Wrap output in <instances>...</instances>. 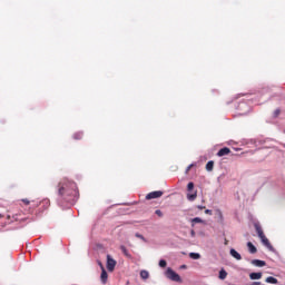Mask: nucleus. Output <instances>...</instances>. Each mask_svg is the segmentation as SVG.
<instances>
[{"label":"nucleus","mask_w":285,"mask_h":285,"mask_svg":"<svg viewBox=\"0 0 285 285\" xmlns=\"http://www.w3.org/2000/svg\"><path fill=\"white\" fill-rule=\"evenodd\" d=\"M77 184L72 180L63 178L58 184V195L65 199V202H75L78 195Z\"/></svg>","instance_id":"f257e3e1"},{"label":"nucleus","mask_w":285,"mask_h":285,"mask_svg":"<svg viewBox=\"0 0 285 285\" xmlns=\"http://www.w3.org/2000/svg\"><path fill=\"white\" fill-rule=\"evenodd\" d=\"M255 230H256L262 244H264L266 246V248H268L272 253H275V247H273V245H271V240H268L266 238V235L264 234V229H262V226L256 224Z\"/></svg>","instance_id":"f03ea898"},{"label":"nucleus","mask_w":285,"mask_h":285,"mask_svg":"<svg viewBox=\"0 0 285 285\" xmlns=\"http://www.w3.org/2000/svg\"><path fill=\"white\" fill-rule=\"evenodd\" d=\"M165 276L167 277V279H170L171 282H177L178 284H181V282H184L181 279V276H179V274L174 272L173 268L170 267H168L167 271L165 272Z\"/></svg>","instance_id":"7ed1b4c3"},{"label":"nucleus","mask_w":285,"mask_h":285,"mask_svg":"<svg viewBox=\"0 0 285 285\" xmlns=\"http://www.w3.org/2000/svg\"><path fill=\"white\" fill-rule=\"evenodd\" d=\"M195 188V184L194 183H188L187 185V190H188V194H187V199L188 202H195L197 199V191H194Z\"/></svg>","instance_id":"20e7f679"},{"label":"nucleus","mask_w":285,"mask_h":285,"mask_svg":"<svg viewBox=\"0 0 285 285\" xmlns=\"http://www.w3.org/2000/svg\"><path fill=\"white\" fill-rule=\"evenodd\" d=\"M115 266H117V261H115L112 256L107 255V271H109V273H112V271H115Z\"/></svg>","instance_id":"39448f33"},{"label":"nucleus","mask_w":285,"mask_h":285,"mask_svg":"<svg viewBox=\"0 0 285 285\" xmlns=\"http://www.w3.org/2000/svg\"><path fill=\"white\" fill-rule=\"evenodd\" d=\"M163 195H164V191H161V190L151 191V193L146 195V199L147 200L159 199V197H161Z\"/></svg>","instance_id":"423d86ee"},{"label":"nucleus","mask_w":285,"mask_h":285,"mask_svg":"<svg viewBox=\"0 0 285 285\" xmlns=\"http://www.w3.org/2000/svg\"><path fill=\"white\" fill-rule=\"evenodd\" d=\"M100 279L102 284H106L108 282V272H106V267L104 266H101Z\"/></svg>","instance_id":"0eeeda50"},{"label":"nucleus","mask_w":285,"mask_h":285,"mask_svg":"<svg viewBox=\"0 0 285 285\" xmlns=\"http://www.w3.org/2000/svg\"><path fill=\"white\" fill-rule=\"evenodd\" d=\"M226 155H230V148L228 147H224L217 153L218 157H226Z\"/></svg>","instance_id":"6e6552de"},{"label":"nucleus","mask_w":285,"mask_h":285,"mask_svg":"<svg viewBox=\"0 0 285 285\" xmlns=\"http://www.w3.org/2000/svg\"><path fill=\"white\" fill-rule=\"evenodd\" d=\"M252 264H253V266H257L258 268L266 266V262L259 261V259H253Z\"/></svg>","instance_id":"1a4fd4ad"},{"label":"nucleus","mask_w":285,"mask_h":285,"mask_svg":"<svg viewBox=\"0 0 285 285\" xmlns=\"http://www.w3.org/2000/svg\"><path fill=\"white\" fill-rule=\"evenodd\" d=\"M247 248L249 253H252V255H255V253H257V247H255V245H253L250 242L247 243Z\"/></svg>","instance_id":"9d476101"},{"label":"nucleus","mask_w":285,"mask_h":285,"mask_svg":"<svg viewBox=\"0 0 285 285\" xmlns=\"http://www.w3.org/2000/svg\"><path fill=\"white\" fill-rule=\"evenodd\" d=\"M262 272H258V273H250L249 274V278L250 279H262Z\"/></svg>","instance_id":"9b49d317"},{"label":"nucleus","mask_w":285,"mask_h":285,"mask_svg":"<svg viewBox=\"0 0 285 285\" xmlns=\"http://www.w3.org/2000/svg\"><path fill=\"white\" fill-rule=\"evenodd\" d=\"M230 255H232V257H234L235 259H242V255L237 252V250H235V249H230Z\"/></svg>","instance_id":"f8f14e48"},{"label":"nucleus","mask_w":285,"mask_h":285,"mask_svg":"<svg viewBox=\"0 0 285 285\" xmlns=\"http://www.w3.org/2000/svg\"><path fill=\"white\" fill-rule=\"evenodd\" d=\"M215 167V161L213 160H209L207 164H206V170L208 173L213 171V168Z\"/></svg>","instance_id":"ddd939ff"},{"label":"nucleus","mask_w":285,"mask_h":285,"mask_svg":"<svg viewBox=\"0 0 285 285\" xmlns=\"http://www.w3.org/2000/svg\"><path fill=\"white\" fill-rule=\"evenodd\" d=\"M140 277H141V279H148V277H150V273H148V271H146V269H142L140 272Z\"/></svg>","instance_id":"4468645a"},{"label":"nucleus","mask_w":285,"mask_h":285,"mask_svg":"<svg viewBox=\"0 0 285 285\" xmlns=\"http://www.w3.org/2000/svg\"><path fill=\"white\" fill-rule=\"evenodd\" d=\"M265 282H266L267 284H277V283H278L277 278H275V277H273V276H268V277L265 279Z\"/></svg>","instance_id":"2eb2a0df"},{"label":"nucleus","mask_w":285,"mask_h":285,"mask_svg":"<svg viewBox=\"0 0 285 285\" xmlns=\"http://www.w3.org/2000/svg\"><path fill=\"white\" fill-rule=\"evenodd\" d=\"M73 139L76 140L83 139V132L77 131L76 134H73Z\"/></svg>","instance_id":"dca6fc26"},{"label":"nucleus","mask_w":285,"mask_h":285,"mask_svg":"<svg viewBox=\"0 0 285 285\" xmlns=\"http://www.w3.org/2000/svg\"><path fill=\"white\" fill-rule=\"evenodd\" d=\"M228 277V273L225 269H220L219 272V279H226Z\"/></svg>","instance_id":"f3484780"},{"label":"nucleus","mask_w":285,"mask_h":285,"mask_svg":"<svg viewBox=\"0 0 285 285\" xmlns=\"http://www.w3.org/2000/svg\"><path fill=\"white\" fill-rule=\"evenodd\" d=\"M40 205L45 206V208H49L50 207V199H43L42 202H40Z\"/></svg>","instance_id":"a211bd4d"},{"label":"nucleus","mask_w":285,"mask_h":285,"mask_svg":"<svg viewBox=\"0 0 285 285\" xmlns=\"http://www.w3.org/2000/svg\"><path fill=\"white\" fill-rule=\"evenodd\" d=\"M189 257H190L191 259H200L202 255H199L198 253H190V254H189Z\"/></svg>","instance_id":"6ab92c4d"},{"label":"nucleus","mask_w":285,"mask_h":285,"mask_svg":"<svg viewBox=\"0 0 285 285\" xmlns=\"http://www.w3.org/2000/svg\"><path fill=\"white\" fill-rule=\"evenodd\" d=\"M193 224H204V220L199 217H195L191 219Z\"/></svg>","instance_id":"aec40b11"},{"label":"nucleus","mask_w":285,"mask_h":285,"mask_svg":"<svg viewBox=\"0 0 285 285\" xmlns=\"http://www.w3.org/2000/svg\"><path fill=\"white\" fill-rule=\"evenodd\" d=\"M167 265H168V263L166 261H164V259L159 261L160 268H166Z\"/></svg>","instance_id":"412c9836"},{"label":"nucleus","mask_w":285,"mask_h":285,"mask_svg":"<svg viewBox=\"0 0 285 285\" xmlns=\"http://www.w3.org/2000/svg\"><path fill=\"white\" fill-rule=\"evenodd\" d=\"M135 237H137L138 239H141L142 242H146V237H144V235L136 233Z\"/></svg>","instance_id":"4be33fe9"},{"label":"nucleus","mask_w":285,"mask_h":285,"mask_svg":"<svg viewBox=\"0 0 285 285\" xmlns=\"http://www.w3.org/2000/svg\"><path fill=\"white\" fill-rule=\"evenodd\" d=\"M120 250L124 253V255L128 257V249L126 248V246H120Z\"/></svg>","instance_id":"5701e85b"},{"label":"nucleus","mask_w":285,"mask_h":285,"mask_svg":"<svg viewBox=\"0 0 285 285\" xmlns=\"http://www.w3.org/2000/svg\"><path fill=\"white\" fill-rule=\"evenodd\" d=\"M21 202L24 204V206H30V200L28 198H23Z\"/></svg>","instance_id":"b1692460"},{"label":"nucleus","mask_w":285,"mask_h":285,"mask_svg":"<svg viewBox=\"0 0 285 285\" xmlns=\"http://www.w3.org/2000/svg\"><path fill=\"white\" fill-rule=\"evenodd\" d=\"M155 215H158L159 217H164V213L161 212V209H157L155 212Z\"/></svg>","instance_id":"393cba45"},{"label":"nucleus","mask_w":285,"mask_h":285,"mask_svg":"<svg viewBox=\"0 0 285 285\" xmlns=\"http://www.w3.org/2000/svg\"><path fill=\"white\" fill-rule=\"evenodd\" d=\"M279 112H282L279 109H276L275 111H274V117H279Z\"/></svg>","instance_id":"a878e982"},{"label":"nucleus","mask_w":285,"mask_h":285,"mask_svg":"<svg viewBox=\"0 0 285 285\" xmlns=\"http://www.w3.org/2000/svg\"><path fill=\"white\" fill-rule=\"evenodd\" d=\"M205 215H213V210L206 209V210H205Z\"/></svg>","instance_id":"bb28decb"},{"label":"nucleus","mask_w":285,"mask_h":285,"mask_svg":"<svg viewBox=\"0 0 285 285\" xmlns=\"http://www.w3.org/2000/svg\"><path fill=\"white\" fill-rule=\"evenodd\" d=\"M193 164L191 165H189L188 167H187V169H186V174H188V173H190V168H193Z\"/></svg>","instance_id":"cd10ccee"},{"label":"nucleus","mask_w":285,"mask_h":285,"mask_svg":"<svg viewBox=\"0 0 285 285\" xmlns=\"http://www.w3.org/2000/svg\"><path fill=\"white\" fill-rule=\"evenodd\" d=\"M197 208H198V210H204V208H206V206L198 205Z\"/></svg>","instance_id":"c85d7f7f"},{"label":"nucleus","mask_w":285,"mask_h":285,"mask_svg":"<svg viewBox=\"0 0 285 285\" xmlns=\"http://www.w3.org/2000/svg\"><path fill=\"white\" fill-rule=\"evenodd\" d=\"M250 285H262V283H261V282H254V283L250 284Z\"/></svg>","instance_id":"c756f323"},{"label":"nucleus","mask_w":285,"mask_h":285,"mask_svg":"<svg viewBox=\"0 0 285 285\" xmlns=\"http://www.w3.org/2000/svg\"><path fill=\"white\" fill-rule=\"evenodd\" d=\"M190 235H191V237H195V232H194V229L190 230Z\"/></svg>","instance_id":"7c9ffc66"},{"label":"nucleus","mask_w":285,"mask_h":285,"mask_svg":"<svg viewBox=\"0 0 285 285\" xmlns=\"http://www.w3.org/2000/svg\"><path fill=\"white\" fill-rule=\"evenodd\" d=\"M98 264H99L100 268H101V266H104V264H101V262H98Z\"/></svg>","instance_id":"2f4dec72"},{"label":"nucleus","mask_w":285,"mask_h":285,"mask_svg":"<svg viewBox=\"0 0 285 285\" xmlns=\"http://www.w3.org/2000/svg\"><path fill=\"white\" fill-rule=\"evenodd\" d=\"M180 268H186V265H181Z\"/></svg>","instance_id":"473e14b6"}]
</instances>
